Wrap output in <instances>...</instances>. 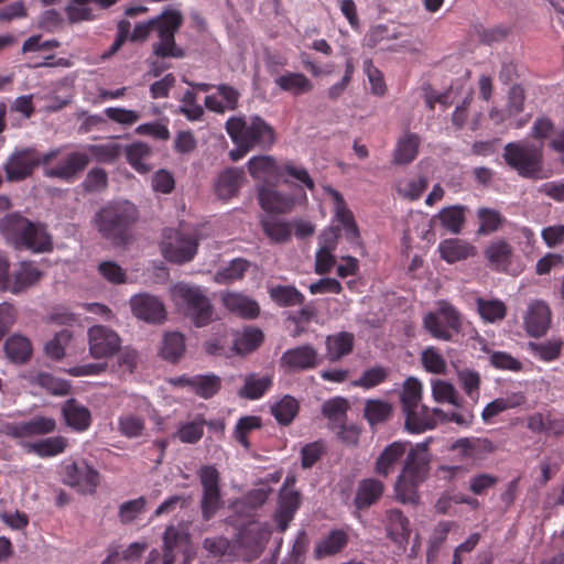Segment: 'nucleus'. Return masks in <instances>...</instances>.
Wrapping results in <instances>:
<instances>
[{
    "instance_id": "obj_11",
    "label": "nucleus",
    "mask_w": 564,
    "mask_h": 564,
    "mask_svg": "<svg viewBox=\"0 0 564 564\" xmlns=\"http://www.w3.org/2000/svg\"><path fill=\"white\" fill-rule=\"evenodd\" d=\"M61 476L65 485L83 495L94 494L99 484V473L84 459L67 458L63 460Z\"/></svg>"
},
{
    "instance_id": "obj_9",
    "label": "nucleus",
    "mask_w": 564,
    "mask_h": 564,
    "mask_svg": "<svg viewBox=\"0 0 564 564\" xmlns=\"http://www.w3.org/2000/svg\"><path fill=\"white\" fill-rule=\"evenodd\" d=\"M463 317L458 310L447 301L436 302V310L423 317L424 329L435 339L451 341L454 334L462 332Z\"/></svg>"
},
{
    "instance_id": "obj_52",
    "label": "nucleus",
    "mask_w": 564,
    "mask_h": 564,
    "mask_svg": "<svg viewBox=\"0 0 564 564\" xmlns=\"http://www.w3.org/2000/svg\"><path fill=\"white\" fill-rule=\"evenodd\" d=\"M271 299L280 306H295L304 303V295L291 285H276L270 289Z\"/></svg>"
},
{
    "instance_id": "obj_5",
    "label": "nucleus",
    "mask_w": 564,
    "mask_h": 564,
    "mask_svg": "<svg viewBox=\"0 0 564 564\" xmlns=\"http://www.w3.org/2000/svg\"><path fill=\"white\" fill-rule=\"evenodd\" d=\"M153 30L156 32L159 41L153 43V54L161 58H182L185 51L175 42V34L183 25V13L175 8H165L158 17L152 18Z\"/></svg>"
},
{
    "instance_id": "obj_3",
    "label": "nucleus",
    "mask_w": 564,
    "mask_h": 564,
    "mask_svg": "<svg viewBox=\"0 0 564 564\" xmlns=\"http://www.w3.org/2000/svg\"><path fill=\"white\" fill-rule=\"evenodd\" d=\"M225 129L232 142L241 150L268 149L275 142L274 129L260 116H232Z\"/></svg>"
},
{
    "instance_id": "obj_24",
    "label": "nucleus",
    "mask_w": 564,
    "mask_h": 564,
    "mask_svg": "<svg viewBox=\"0 0 564 564\" xmlns=\"http://www.w3.org/2000/svg\"><path fill=\"white\" fill-rule=\"evenodd\" d=\"M216 89L220 98L216 95H207L204 100L205 107L209 111L224 115L226 111H234L238 108L241 94L237 88L227 84H219Z\"/></svg>"
},
{
    "instance_id": "obj_23",
    "label": "nucleus",
    "mask_w": 564,
    "mask_h": 564,
    "mask_svg": "<svg viewBox=\"0 0 564 564\" xmlns=\"http://www.w3.org/2000/svg\"><path fill=\"white\" fill-rule=\"evenodd\" d=\"M269 535L270 529L268 525L249 523L240 529L236 538V544L239 549H245L249 554L257 556Z\"/></svg>"
},
{
    "instance_id": "obj_56",
    "label": "nucleus",
    "mask_w": 564,
    "mask_h": 564,
    "mask_svg": "<svg viewBox=\"0 0 564 564\" xmlns=\"http://www.w3.org/2000/svg\"><path fill=\"white\" fill-rule=\"evenodd\" d=\"M87 149L89 156L93 155L96 161L101 163L115 162L122 152L121 145L113 141L102 144H90Z\"/></svg>"
},
{
    "instance_id": "obj_50",
    "label": "nucleus",
    "mask_w": 564,
    "mask_h": 564,
    "mask_svg": "<svg viewBox=\"0 0 564 564\" xmlns=\"http://www.w3.org/2000/svg\"><path fill=\"white\" fill-rule=\"evenodd\" d=\"M221 387V379L214 375H195L192 392L203 399L214 397Z\"/></svg>"
},
{
    "instance_id": "obj_22",
    "label": "nucleus",
    "mask_w": 564,
    "mask_h": 564,
    "mask_svg": "<svg viewBox=\"0 0 564 564\" xmlns=\"http://www.w3.org/2000/svg\"><path fill=\"white\" fill-rule=\"evenodd\" d=\"M258 200L261 208L271 214H289L295 206V198L292 195L268 185L258 188Z\"/></svg>"
},
{
    "instance_id": "obj_10",
    "label": "nucleus",
    "mask_w": 564,
    "mask_h": 564,
    "mask_svg": "<svg viewBox=\"0 0 564 564\" xmlns=\"http://www.w3.org/2000/svg\"><path fill=\"white\" fill-rule=\"evenodd\" d=\"M198 247V238L195 231L181 229H165L161 242L163 257L174 263L191 261Z\"/></svg>"
},
{
    "instance_id": "obj_13",
    "label": "nucleus",
    "mask_w": 564,
    "mask_h": 564,
    "mask_svg": "<svg viewBox=\"0 0 564 564\" xmlns=\"http://www.w3.org/2000/svg\"><path fill=\"white\" fill-rule=\"evenodd\" d=\"M55 430L56 421L52 417L36 415L29 421L12 422L0 415V434L14 440L46 435Z\"/></svg>"
},
{
    "instance_id": "obj_44",
    "label": "nucleus",
    "mask_w": 564,
    "mask_h": 564,
    "mask_svg": "<svg viewBox=\"0 0 564 564\" xmlns=\"http://www.w3.org/2000/svg\"><path fill=\"white\" fill-rule=\"evenodd\" d=\"M261 226L267 237L274 243H285L292 236V223L275 218H263Z\"/></svg>"
},
{
    "instance_id": "obj_32",
    "label": "nucleus",
    "mask_w": 564,
    "mask_h": 564,
    "mask_svg": "<svg viewBox=\"0 0 564 564\" xmlns=\"http://www.w3.org/2000/svg\"><path fill=\"white\" fill-rule=\"evenodd\" d=\"M466 210L467 207L459 204L447 206L434 215L432 221L438 223L448 232L458 235L464 229L466 223Z\"/></svg>"
},
{
    "instance_id": "obj_47",
    "label": "nucleus",
    "mask_w": 564,
    "mask_h": 564,
    "mask_svg": "<svg viewBox=\"0 0 564 564\" xmlns=\"http://www.w3.org/2000/svg\"><path fill=\"white\" fill-rule=\"evenodd\" d=\"M272 379L270 377H258L250 373L245 377L243 387L239 390L238 394L248 400L260 399L271 387Z\"/></svg>"
},
{
    "instance_id": "obj_12",
    "label": "nucleus",
    "mask_w": 564,
    "mask_h": 564,
    "mask_svg": "<svg viewBox=\"0 0 564 564\" xmlns=\"http://www.w3.org/2000/svg\"><path fill=\"white\" fill-rule=\"evenodd\" d=\"M197 476L202 485L200 510L205 521H209L223 507L224 501L220 494V475L212 465L202 466Z\"/></svg>"
},
{
    "instance_id": "obj_33",
    "label": "nucleus",
    "mask_w": 564,
    "mask_h": 564,
    "mask_svg": "<svg viewBox=\"0 0 564 564\" xmlns=\"http://www.w3.org/2000/svg\"><path fill=\"white\" fill-rule=\"evenodd\" d=\"M66 424L77 432H84L91 424V414L88 408L75 399L65 401L62 408Z\"/></svg>"
},
{
    "instance_id": "obj_54",
    "label": "nucleus",
    "mask_w": 564,
    "mask_h": 564,
    "mask_svg": "<svg viewBox=\"0 0 564 564\" xmlns=\"http://www.w3.org/2000/svg\"><path fill=\"white\" fill-rule=\"evenodd\" d=\"M263 340V334L258 328L246 329L232 341V349L237 354H247L253 351Z\"/></svg>"
},
{
    "instance_id": "obj_34",
    "label": "nucleus",
    "mask_w": 564,
    "mask_h": 564,
    "mask_svg": "<svg viewBox=\"0 0 564 564\" xmlns=\"http://www.w3.org/2000/svg\"><path fill=\"white\" fill-rule=\"evenodd\" d=\"M326 192L334 199L335 217L343 225L347 238L350 240H356L359 237V230L354 219L352 213L346 207L343 195L332 187H327Z\"/></svg>"
},
{
    "instance_id": "obj_48",
    "label": "nucleus",
    "mask_w": 564,
    "mask_h": 564,
    "mask_svg": "<svg viewBox=\"0 0 564 564\" xmlns=\"http://www.w3.org/2000/svg\"><path fill=\"white\" fill-rule=\"evenodd\" d=\"M300 405L297 400L292 395H284L280 401L271 406V414L279 424L289 425L299 412Z\"/></svg>"
},
{
    "instance_id": "obj_61",
    "label": "nucleus",
    "mask_w": 564,
    "mask_h": 564,
    "mask_svg": "<svg viewBox=\"0 0 564 564\" xmlns=\"http://www.w3.org/2000/svg\"><path fill=\"white\" fill-rule=\"evenodd\" d=\"M424 369L431 373L443 375L446 372V360L440 350L433 346L426 347L421 354Z\"/></svg>"
},
{
    "instance_id": "obj_7",
    "label": "nucleus",
    "mask_w": 564,
    "mask_h": 564,
    "mask_svg": "<svg viewBox=\"0 0 564 564\" xmlns=\"http://www.w3.org/2000/svg\"><path fill=\"white\" fill-rule=\"evenodd\" d=\"M172 295L175 304L195 326L203 327L213 321V305L200 286L178 283L172 289Z\"/></svg>"
},
{
    "instance_id": "obj_17",
    "label": "nucleus",
    "mask_w": 564,
    "mask_h": 564,
    "mask_svg": "<svg viewBox=\"0 0 564 564\" xmlns=\"http://www.w3.org/2000/svg\"><path fill=\"white\" fill-rule=\"evenodd\" d=\"M120 344L119 335L106 326L95 325L88 329L89 354L96 359L112 356L119 350Z\"/></svg>"
},
{
    "instance_id": "obj_18",
    "label": "nucleus",
    "mask_w": 564,
    "mask_h": 564,
    "mask_svg": "<svg viewBox=\"0 0 564 564\" xmlns=\"http://www.w3.org/2000/svg\"><path fill=\"white\" fill-rule=\"evenodd\" d=\"M130 307L133 316L149 324H160L166 319V310L162 301L152 294L140 293L131 296Z\"/></svg>"
},
{
    "instance_id": "obj_40",
    "label": "nucleus",
    "mask_w": 564,
    "mask_h": 564,
    "mask_svg": "<svg viewBox=\"0 0 564 564\" xmlns=\"http://www.w3.org/2000/svg\"><path fill=\"white\" fill-rule=\"evenodd\" d=\"M325 345L327 359L329 361L339 360L352 351L354 335L347 332L328 335Z\"/></svg>"
},
{
    "instance_id": "obj_37",
    "label": "nucleus",
    "mask_w": 564,
    "mask_h": 564,
    "mask_svg": "<svg viewBox=\"0 0 564 564\" xmlns=\"http://www.w3.org/2000/svg\"><path fill=\"white\" fill-rule=\"evenodd\" d=\"M223 303L229 312L245 318H253L259 314L258 303L240 293L224 294Z\"/></svg>"
},
{
    "instance_id": "obj_57",
    "label": "nucleus",
    "mask_w": 564,
    "mask_h": 564,
    "mask_svg": "<svg viewBox=\"0 0 564 564\" xmlns=\"http://www.w3.org/2000/svg\"><path fill=\"white\" fill-rule=\"evenodd\" d=\"M476 303L480 316L487 322L494 323L506 316L507 307L500 300L477 299Z\"/></svg>"
},
{
    "instance_id": "obj_29",
    "label": "nucleus",
    "mask_w": 564,
    "mask_h": 564,
    "mask_svg": "<svg viewBox=\"0 0 564 564\" xmlns=\"http://www.w3.org/2000/svg\"><path fill=\"white\" fill-rule=\"evenodd\" d=\"M438 251L441 258L451 264L475 257L477 253V249L474 245L458 238H448L441 241Z\"/></svg>"
},
{
    "instance_id": "obj_21",
    "label": "nucleus",
    "mask_w": 564,
    "mask_h": 564,
    "mask_svg": "<svg viewBox=\"0 0 564 564\" xmlns=\"http://www.w3.org/2000/svg\"><path fill=\"white\" fill-rule=\"evenodd\" d=\"M551 308L544 301H532L523 317L527 333L532 337L543 336L551 325Z\"/></svg>"
},
{
    "instance_id": "obj_14",
    "label": "nucleus",
    "mask_w": 564,
    "mask_h": 564,
    "mask_svg": "<svg viewBox=\"0 0 564 564\" xmlns=\"http://www.w3.org/2000/svg\"><path fill=\"white\" fill-rule=\"evenodd\" d=\"M294 484L295 477L292 475L286 476L279 492L278 508L273 519L281 532L288 529L289 523L293 520L301 506V495L293 488Z\"/></svg>"
},
{
    "instance_id": "obj_19",
    "label": "nucleus",
    "mask_w": 564,
    "mask_h": 564,
    "mask_svg": "<svg viewBox=\"0 0 564 564\" xmlns=\"http://www.w3.org/2000/svg\"><path fill=\"white\" fill-rule=\"evenodd\" d=\"M133 408L137 413L126 412L118 416V432L126 438H139L145 434L147 423L142 412H148L150 403L145 398H135Z\"/></svg>"
},
{
    "instance_id": "obj_59",
    "label": "nucleus",
    "mask_w": 564,
    "mask_h": 564,
    "mask_svg": "<svg viewBox=\"0 0 564 564\" xmlns=\"http://www.w3.org/2000/svg\"><path fill=\"white\" fill-rule=\"evenodd\" d=\"M349 408L345 398L336 397L324 402L322 413L334 424H341Z\"/></svg>"
},
{
    "instance_id": "obj_41",
    "label": "nucleus",
    "mask_w": 564,
    "mask_h": 564,
    "mask_svg": "<svg viewBox=\"0 0 564 564\" xmlns=\"http://www.w3.org/2000/svg\"><path fill=\"white\" fill-rule=\"evenodd\" d=\"M124 153L128 163L138 173L145 174L151 171V165L148 163L152 155V149L144 142H133L124 148Z\"/></svg>"
},
{
    "instance_id": "obj_4",
    "label": "nucleus",
    "mask_w": 564,
    "mask_h": 564,
    "mask_svg": "<svg viewBox=\"0 0 564 564\" xmlns=\"http://www.w3.org/2000/svg\"><path fill=\"white\" fill-rule=\"evenodd\" d=\"M138 218L139 212L134 204L117 200L101 207L94 217V224L104 238L117 241L126 238Z\"/></svg>"
},
{
    "instance_id": "obj_1",
    "label": "nucleus",
    "mask_w": 564,
    "mask_h": 564,
    "mask_svg": "<svg viewBox=\"0 0 564 564\" xmlns=\"http://www.w3.org/2000/svg\"><path fill=\"white\" fill-rule=\"evenodd\" d=\"M431 462L432 454L430 453L427 442L410 446L393 486L394 495L399 502L419 503V487L430 477Z\"/></svg>"
},
{
    "instance_id": "obj_16",
    "label": "nucleus",
    "mask_w": 564,
    "mask_h": 564,
    "mask_svg": "<svg viewBox=\"0 0 564 564\" xmlns=\"http://www.w3.org/2000/svg\"><path fill=\"white\" fill-rule=\"evenodd\" d=\"M42 164L41 158L33 149H22L13 152L3 165L6 178L9 182H20L29 177L33 170Z\"/></svg>"
},
{
    "instance_id": "obj_30",
    "label": "nucleus",
    "mask_w": 564,
    "mask_h": 564,
    "mask_svg": "<svg viewBox=\"0 0 564 564\" xmlns=\"http://www.w3.org/2000/svg\"><path fill=\"white\" fill-rule=\"evenodd\" d=\"M384 492V484L377 478L369 477L360 480L354 498L357 509H367L378 502Z\"/></svg>"
},
{
    "instance_id": "obj_6",
    "label": "nucleus",
    "mask_w": 564,
    "mask_h": 564,
    "mask_svg": "<svg viewBox=\"0 0 564 564\" xmlns=\"http://www.w3.org/2000/svg\"><path fill=\"white\" fill-rule=\"evenodd\" d=\"M43 173L46 177L73 183L86 170L90 162L89 154L84 151L62 152L53 149L41 156Z\"/></svg>"
},
{
    "instance_id": "obj_45",
    "label": "nucleus",
    "mask_w": 564,
    "mask_h": 564,
    "mask_svg": "<svg viewBox=\"0 0 564 564\" xmlns=\"http://www.w3.org/2000/svg\"><path fill=\"white\" fill-rule=\"evenodd\" d=\"M392 404L380 399H369L365 403V419L371 426L387 422L392 415Z\"/></svg>"
},
{
    "instance_id": "obj_62",
    "label": "nucleus",
    "mask_w": 564,
    "mask_h": 564,
    "mask_svg": "<svg viewBox=\"0 0 564 564\" xmlns=\"http://www.w3.org/2000/svg\"><path fill=\"white\" fill-rule=\"evenodd\" d=\"M34 382L54 395H66L70 390V384L66 380L56 378L47 372L37 373Z\"/></svg>"
},
{
    "instance_id": "obj_36",
    "label": "nucleus",
    "mask_w": 564,
    "mask_h": 564,
    "mask_svg": "<svg viewBox=\"0 0 564 564\" xmlns=\"http://www.w3.org/2000/svg\"><path fill=\"white\" fill-rule=\"evenodd\" d=\"M403 413L405 415L404 425L410 433L419 434L434 429L433 414L426 405L420 403Z\"/></svg>"
},
{
    "instance_id": "obj_53",
    "label": "nucleus",
    "mask_w": 564,
    "mask_h": 564,
    "mask_svg": "<svg viewBox=\"0 0 564 564\" xmlns=\"http://www.w3.org/2000/svg\"><path fill=\"white\" fill-rule=\"evenodd\" d=\"M422 383L416 378H408L400 394L402 411H408L422 403Z\"/></svg>"
},
{
    "instance_id": "obj_27",
    "label": "nucleus",
    "mask_w": 564,
    "mask_h": 564,
    "mask_svg": "<svg viewBox=\"0 0 564 564\" xmlns=\"http://www.w3.org/2000/svg\"><path fill=\"white\" fill-rule=\"evenodd\" d=\"M21 445L26 453L35 454L40 458H51L63 454L69 442L65 436L57 435L35 442H24Z\"/></svg>"
},
{
    "instance_id": "obj_43",
    "label": "nucleus",
    "mask_w": 564,
    "mask_h": 564,
    "mask_svg": "<svg viewBox=\"0 0 564 564\" xmlns=\"http://www.w3.org/2000/svg\"><path fill=\"white\" fill-rule=\"evenodd\" d=\"M525 398L521 393H512L510 395L503 398H497L494 401L489 402L481 412V419L484 422H489L492 417L498 414L520 406L524 403Z\"/></svg>"
},
{
    "instance_id": "obj_28",
    "label": "nucleus",
    "mask_w": 564,
    "mask_h": 564,
    "mask_svg": "<svg viewBox=\"0 0 564 564\" xmlns=\"http://www.w3.org/2000/svg\"><path fill=\"white\" fill-rule=\"evenodd\" d=\"M245 182L241 169L228 167L219 173L215 181V193L220 199H230L236 196Z\"/></svg>"
},
{
    "instance_id": "obj_46",
    "label": "nucleus",
    "mask_w": 564,
    "mask_h": 564,
    "mask_svg": "<svg viewBox=\"0 0 564 564\" xmlns=\"http://www.w3.org/2000/svg\"><path fill=\"white\" fill-rule=\"evenodd\" d=\"M432 397L435 402L448 403L455 408L462 406V398L456 388L448 381L433 379L431 381Z\"/></svg>"
},
{
    "instance_id": "obj_49",
    "label": "nucleus",
    "mask_w": 564,
    "mask_h": 564,
    "mask_svg": "<svg viewBox=\"0 0 564 564\" xmlns=\"http://www.w3.org/2000/svg\"><path fill=\"white\" fill-rule=\"evenodd\" d=\"M511 246L503 241L498 240L490 243L485 250V256L488 259L490 265L496 270H505L509 264L511 257Z\"/></svg>"
},
{
    "instance_id": "obj_64",
    "label": "nucleus",
    "mask_w": 564,
    "mask_h": 564,
    "mask_svg": "<svg viewBox=\"0 0 564 564\" xmlns=\"http://www.w3.org/2000/svg\"><path fill=\"white\" fill-rule=\"evenodd\" d=\"M178 112L184 115L188 120H200L204 116V108L197 102V95L191 90H186L181 99Z\"/></svg>"
},
{
    "instance_id": "obj_15",
    "label": "nucleus",
    "mask_w": 564,
    "mask_h": 564,
    "mask_svg": "<svg viewBox=\"0 0 564 564\" xmlns=\"http://www.w3.org/2000/svg\"><path fill=\"white\" fill-rule=\"evenodd\" d=\"M322 362L317 349L304 344L285 350L280 358V367L288 373L315 369Z\"/></svg>"
},
{
    "instance_id": "obj_31",
    "label": "nucleus",
    "mask_w": 564,
    "mask_h": 564,
    "mask_svg": "<svg viewBox=\"0 0 564 564\" xmlns=\"http://www.w3.org/2000/svg\"><path fill=\"white\" fill-rule=\"evenodd\" d=\"M275 86L283 93L292 96L310 94L314 85L312 80L300 72H285L274 78Z\"/></svg>"
},
{
    "instance_id": "obj_26",
    "label": "nucleus",
    "mask_w": 564,
    "mask_h": 564,
    "mask_svg": "<svg viewBox=\"0 0 564 564\" xmlns=\"http://www.w3.org/2000/svg\"><path fill=\"white\" fill-rule=\"evenodd\" d=\"M420 145L421 137L410 130H404L397 140L392 155V163L394 165L410 164L416 159Z\"/></svg>"
},
{
    "instance_id": "obj_42",
    "label": "nucleus",
    "mask_w": 564,
    "mask_h": 564,
    "mask_svg": "<svg viewBox=\"0 0 564 564\" xmlns=\"http://www.w3.org/2000/svg\"><path fill=\"white\" fill-rule=\"evenodd\" d=\"M479 227L477 235L488 236L502 228L506 223L505 216L495 208L480 207L477 209Z\"/></svg>"
},
{
    "instance_id": "obj_55",
    "label": "nucleus",
    "mask_w": 564,
    "mask_h": 564,
    "mask_svg": "<svg viewBox=\"0 0 564 564\" xmlns=\"http://www.w3.org/2000/svg\"><path fill=\"white\" fill-rule=\"evenodd\" d=\"M248 170L253 178L264 180L276 173V163L272 156H253L248 161Z\"/></svg>"
},
{
    "instance_id": "obj_8",
    "label": "nucleus",
    "mask_w": 564,
    "mask_h": 564,
    "mask_svg": "<svg viewBox=\"0 0 564 564\" xmlns=\"http://www.w3.org/2000/svg\"><path fill=\"white\" fill-rule=\"evenodd\" d=\"M506 163L525 178H541L542 148L528 142H509L503 149Z\"/></svg>"
},
{
    "instance_id": "obj_60",
    "label": "nucleus",
    "mask_w": 564,
    "mask_h": 564,
    "mask_svg": "<svg viewBox=\"0 0 564 564\" xmlns=\"http://www.w3.org/2000/svg\"><path fill=\"white\" fill-rule=\"evenodd\" d=\"M204 424L205 421L203 419L182 423L175 433V437H177L182 443L195 444L204 435Z\"/></svg>"
},
{
    "instance_id": "obj_58",
    "label": "nucleus",
    "mask_w": 564,
    "mask_h": 564,
    "mask_svg": "<svg viewBox=\"0 0 564 564\" xmlns=\"http://www.w3.org/2000/svg\"><path fill=\"white\" fill-rule=\"evenodd\" d=\"M528 348L534 357L543 361H553L560 357L562 341L545 340L542 343H529Z\"/></svg>"
},
{
    "instance_id": "obj_35",
    "label": "nucleus",
    "mask_w": 564,
    "mask_h": 564,
    "mask_svg": "<svg viewBox=\"0 0 564 564\" xmlns=\"http://www.w3.org/2000/svg\"><path fill=\"white\" fill-rule=\"evenodd\" d=\"M348 543V533L341 529L330 531L326 536L321 539L315 547L314 554L316 558L333 556L341 552Z\"/></svg>"
},
{
    "instance_id": "obj_51",
    "label": "nucleus",
    "mask_w": 564,
    "mask_h": 564,
    "mask_svg": "<svg viewBox=\"0 0 564 564\" xmlns=\"http://www.w3.org/2000/svg\"><path fill=\"white\" fill-rule=\"evenodd\" d=\"M185 351V338L181 333L165 334L161 349L162 357L169 361H177Z\"/></svg>"
},
{
    "instance_id": "obj_2",
    "label": "nucleus",
    "mask_w": 564,
    "mask_h": 564,
    "mask_svg": "<svg viewBox=\"0 0 564 564\" xmlns=\"http://www.w3.org/2000/svg\"><path fill=\"white\" fill-rule=\"evenodd\" d=\"M0 231L17 249L45 252L52 248V238L40 223H32L20 214H9L0 221Z\"/></svg>"
},
{
    "instance_id": "obj_38",
    "label": "nucleus",
    "mask_w": 564,
    "mask_h": 564,
    "mask_svg": "<svg viewBox=\"0 0 564 564\" xmlns=\"http://www.w3.org/2000/svg\"><path fill=\"white\" fill-rule=\"evenodd\" d=\"M6 356L13 364L23 365L28 362L33 354L32 344L29 338L22 335H12L3 346Z\"/></svg>"
},
{
    "instance_id": "obj_20",
    "label": "nucleus",
    "mask_w": 564,
    "mask_h": 564,
    "mask_svg": "<svg viewBox=\"0 0 564 564\" xmlns=\"http://www.w3.org/2000/svg\"><path fill=\"white\" fill-rule=\"evenodd\" d=\"M410 446L412 445L409 442L401 441L387 445L376 458L373 471L380 477L388 478L401 463L403 464Z\"/></svg>"
},
{
    "instance_id": "obj_63",
    "label": "nucleus",
    "mask_w": 564,
    "mask_h": 564,
    "mask_svg": "<svg viewBox=\"0 0 564 564\" xmlns=\"http://www.w3.org/2000/svg\"><path fill=\"white\" fill-rule=\"evenodd\" d=\"M147 500L144 497H139L120 505L119 519L123 524H130L135 521L145 511Z\"/></svg>"
},
{
    "instance_id": "obj_25",
    "label": "nucleus",
    "mask_w": 564,
    "mask_h": 564,
    "mask_svg": "<svg viewBox=\"0 0 564 564\" xmlns=\"http://www.w3.org/2000/svg\"><path fill=\"white\" fill-rule=\"evenodd\" d=\"M42 275V271L35 263L22 261L11 275L8 292L19 295L34 286L41 280Z\"/></svg>"
},
{
    "instance_id": "obj_39",
    "label": "nucleus",
    "mask_w": 564,
    "mask_h": 564,
    "mask_svg": "<svg viewBox=\"0 0 564 564\" xmlns=\"http://www.w3.org/2000/svg\"><path fill=\"white\" fill-rule=\"evenodd\" d=\"M386 530L388 536L394 542L409 539L411 533L410 521L399 509H390L386 512Z\"/></svg>"
}]
</instances>
